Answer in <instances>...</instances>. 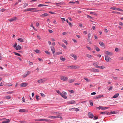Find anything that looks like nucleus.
<instances>
[{
	"instance_id": "1",
	"label": "nucleus",
	"mask_w": 123,
	"mask_h": 123,
	"mask_svg": "<svg viewBox=\"0 0 123 123\" xmlns=\"http://www.w3.org/2000/svg\"><path fill=\"white\" fill-rule=\"evenodd\" d=\"M47 80V79L46 78H44L43 79L38 80L37 82L41 84L44 83Z\"/></svg>"
},
{
	"instance_id": "2",
	"label": "nucleus",
	"mask_w": 123,
	"mask_h": 123,
	"mask_svg": "<svg viewBox=\"0 0 123 123\" xmlns=\"http://www.w3.org/2000/svg\"><path fill=\"white\" fill-rule=\"evenodd\" d=\"M37 9L38 8H29V11H32V12H37L41 11L40 10H37Z\"/></svg>"
},
{
	"instance_id": "3",
	"label": "nucleus",
	"mask_w": 123,
	"mask_h": 123,
	"mask_svg": "<svg viewBox=\"0 0 123 123\" xmlns=\"http://www.w3.org/2000/svg\"><path fill=\"white\" fill-rule=\"evenodd\" d=\"M18 20V18L16 17H13L11 18L8 19V20L10 22H12Z\"/></svg>"
},
{
	"instance_id": "4",
	"label": "nucleus",
	"mask_w": 123,
	"mask_h": 123,
	"mask_svg": "<svg viewBox=\"0 0 123 123\" xmlns=\"http://www.w3.org/2000/svg\"><path fill=\"white\" fill-rule=\"evenodd\" d=\"M61 116L60 115H57L54 116H49L48 118L52 119L58 118H61Z\"/></svg>"
},
{
	"instance_id": "5",
	"label": "nucleus",
	"mask_w": 123,
	"mask_h": 123,
	"mask_svg": "<svg viewBox=\"0 0 123 123\" xmlns=\"http://www.w3.org/2000/svg\"><path fill=\"white\" fill-rule=\"evenodd\" d=\"M105 60L107 62H109L110 60L111 61V58L108 56L105 55Z\"/></svg>"
},
{
	"instance_id": "6",
	"label": "nucleus",
	"mask_w": 123,
	"mask_h": 123,
	"mask_svg": "<svg viewBox=\"0 0 123 123\" xmlns=\"http://www.w3.org/2000/svg\"><path fill=\"white\" fill-rule=\"evenodd\" d=\"M31 73V72L30 71H27L26 74H25L22 75L23 78H25L26 77H27L29 74H30Z\"/></svg>"
},
{
	"instance_id": "7",
	"label": "nucleus",
	"mask_w": 123,
	"mask_h": 123,
	"mask_svg": "<svg viewBox=\"0 0 123 123\" xmlns=\"http://www.w3.org/2000/svg\"><path fill=\"white\" fill-rule=\"evenodd\" d=\"M28 84L27 83H21L20 85V86L21 87H25L27 86Z\"/></svg>"
},
{
	"instance_id": "8",
	"label": "nucleus",
	"mask_w": 123,
	"mask_h": 123,
	"mask_svg": "<svg viewBox=\"0 0 123 123\" xmlns=\"http://www.w3.org/2000/svg\"><path fill=\"white\" fill-rule=\"evenodd\" d=\"M113 10H117L120 11H123V10L120 8H117V7H112L111 8Z\"/></svg>"
},
{
	"instance_id": "9",
	"label": "nucleus",
	"mask_w": 123,
	"mask_h": 123,
	"mask_svg": "<svg viewBox=\"0 0 123 123\" xmlns=\"http://www.w3.org/2000/svg\"><path fill=\"white\" fill-rule=\"evenodd\" d=\"M90 70L91 71H92L94 72H98L99 71V70L98 69H94V68H92L91 69H90Z\"/></svg>"
},
{
	"instance_id": "10",
	"label": "nucleus",
	"mask_w": 123,
	"mask_h": 123,
	"mask_svg": "<svg viewBox=\"0 0 123 123\" xmlns=\"http://www.w3.org/2000/svg\"><path fill=\"white\" fill-rule=\"evenodd\" d=\"M68 80V78L66 77L62 76V80L64 81H67Z\"/></svg>"
},
{
	"instance_id": "11",
	"label": "nucleus",
	"mask_w": 123,
	"mask_h": 123,
	"mask_svg": "<svg viewBox=\"0 0 123 123\" xmlns=\"http://www.w3.org/2000/svg\"><path fill=\"white\" fill-rule=\"evenodd\" d=\"M109 108V107H103L101 106H100L99 107V109H101L102 110H104L106 109H108Z\"/></svg>"
},
{
	"instance_id": "12",
	"label": "nucleus",
	"mask_w": 123,
	"mask_h": 123,
	"mask_svg": "<svg viewBox=\"0 0 123 123\" xmlns=\"http://www.w3.org/2000/svg\"><path fill=\"white\" fill-rule=\"evenodd\" d=\"M70 55L73 57H74L75 60H76L77 58V56L76 55L72 54H70Z\"/></svg>"
},
{
	"instance_id": "13",
	"label": "nucleus",
	"mask_w": 123,
	"mask_h": 123,
	"mask_svg": "<svg viewBox=\"0 0 123 123\" xmlns=\"http://www.w3.org/2000/svg\"><path fill=\"white\" fill-rule=\"evenodd\" d=\"M89 116L90 118H93L94 116L93 114L91 112H89L88 113Z\"/></svg>"
},
{
	"instance_id": "14",
	"label": "nucleus",
	"mask_w": 123,
	"mask_h": 123,
	"mask_svg": "<svg viewBox=\"0 0 123 123\" xmlns=\"http://www.w3.org/2000/svg\"><path fill=\"white\" fill-rule=\"evenodd\" d=\"M103 97V95H98L96 97H94V99H96L97 98H101V97Z\"/></svg>"
},
{
	"instance_id": "15",
	"label": "nucleus",
	"mask_w": 123,
	"mask_h": 123,
	"mask_svg": "<svg viewBox=\"0 0 123 123\" xmlns=\"http://www.w3.org/2000/svg\"><path fill=\"white\" fill-rule=\"evenodd\" d=\"M21 49V46L19 45H18L15 48V49L16 50H20Z\"/></svg>"
},
{
	"instance_id": "16",
	"label": "nucleus",
	"mask_w": 123,
	"mask_h": 123,
	"mask_svg": "<svg viewBox=\"0 0 123 123\" xmlns=\"http://www.w3.org/2000/svg\"><path fill=\"white\" fill-rule=\"evenodd\" d=\"M49 15L47 13H44L40 15V17H46Z\"/></svg>"
},
{
	"instance_id": "17",
	"label": "nucleus",
	"mask_w": 123,
	"mask_h": 123,
	"mask_svg": "<svg viewBox=\"0 0 123 123\" xmlns=\"http://www.w3.org/2000/svg\"><path fill=\"white\" fill-rule=\"evenodd\" d=\"M50 48L51 49V50L53 52V54L54 55V53L55 52V49L53 47H51Z\"/></svg>"
},
{
	"instance_id": "18",
	"label": "nucleus",
	"mask_w": 123,
	"mask_h": 123,
	"mask_svg": "<svg viewBox=\"0 0 123 123\" xmlns=\"http://www.w3.org/2000/svg\"><path fill=\"white\" fill-rule=\"evenodd\" d=\"M105 54L107 55H112L113 54L111 52L108 51H106L105 52Z\"/></svg>"
},
{
	"instance_id": "19",
	"label": "nucleus",
	"mask_w": 123,
	"mask_h": 123,
	"mask_svg": "<svg viewBox=\"0 0 123 123\" xmlns=\"http://www.w3.org/2000/svg\"><path fill=\"white\" fill-rule=\"evenodd\" d=\"M99 43L100 45L102 47H104L105 46V44L103 42H99Z\"/></svg>"
},
{
	"instance_id": "20",
	"label": "nucleus",
	"mask_w": 123,
	"mask_h": 123,
	"mask_svg": "<svg viewBox=\"0 0 123 123\" xmlns=\"http://www.w3.org/2000/svg\"><path fill=\"white\" fill-rule=\"evenodd\" d=\"M10 119H8L6 121H3L2 123H9L10 121Z\"/></svg>"
},
{
	"instance_id": "21",
	"label": "nucleus",
	"mask_w": 123,
	"mask_h": 123,
	"mask_svg": "<svg viewBox=\"0 0 123 123\" xmlns=\"http://www.w3.org/2000/svg\"><path fill=\"white\" fill-rule=\"evenodd\" d=\"M110 112H107L106 111L103 112H101V114H107V115H110Z\"/></svg>"
},
{
	"instance_id": "22",
	"label": "nucleus",
	"mask_w": 123,
	"mask_h": 123,
	"mask_svg": "<svg viewBox=\"0 0 123 123\" xmlns=\"http://www.w3.org/2000/svg\"><path fill=\"white\" fill-rule=\"evenodd\" d=\"M91 36V34L90 33H89L88 34V36L87 40L88 42L89 41H90L91 40L90 39V37Z\"/></svg>"
},
{
	"instance_id": "23",
	"label": "nucleus",
	"mask_w": 123,
	"mask_h": 123,
	"mask_svg": "<svg viewBox=\"0 0 123 123\" xmlns=\"http://www.w3.org/2000/svg\"><path fill=\"white\" fill-rule=\"evenodd\" d=\"M119 94L118 93L116 94L113 97V98H117L119 95Z\"/></svg>"
},
{
	"instance_id": "24",
	"label": "nucleus",
	"mask_w": 123,
	"mask_h": 123,
	"mask_svg": "<svg viewBox=\"0 0 123 123\" xmlns=\"http://www.w3.org/2000/svg\"><path fill=\"white\" fill-rule=\"evenodd\" d=\"M75 102L74 100H71L68 102V103L70 104H72L75 103Z\"/></svg>"
},
{
	"instance_id": "25",
	"label": "nucleus",
	"mask_w": 123,
	"mask_h": 123,
	"mask_svg": "<svg viewBox=\"0 0 123 123\" xmlns=\"http://www.w3.org/2000/svg\"><path fill=\"white\" fill-rule=\"evenodd\" d=\"M97 63H94L93 65L96 68H98V65L97 64Z\"/></svg>"
},
{
	"instance_id": "26",
	"label": "nucleus",
	"mask_w": 123,
	"mask_h": 123,
	"mask_svg": "<svg viewBox=\"0 0 123 123\" xmlns=\"http://www.w3.org/2000/svg\"><path fill=\"white\" fill-rule=\"evenodd\" d=\"M75 80L74 79H71L69 80L68 81V82L70 83H71L73 82Z\"/></svg>"
},
{
	"instance_id": "27",
	"label": "nucleus",
	"mask_w": 123,
	"mask_h": 123,
	"mask_svg": "<svg viewBox=\"0 0 123 123\" xmlns=\"http://www.w3.org/2000/svg\"><path fill=\"white\" fill-rule=\"evenodd\" d=\"M12 85V84L11 83H7L6 84V86H10Z\"/></svg>"
},
{
	"instance_id": "28",
	"label": "nucleus",
	"mask_w": 123,
	"mask_h": 123,
	"mask_svg": "<svg viewBox=\"0 0 123 123\" xmlns=\"http://www.w3.org/2000/svg\"><path fill=\"white\" fill-rule=\"evenodd\" d=\"M48 6L47 5H43V4H40L38 6V7H42V6Z\"/></svg>"
},
{
	"instance_id": "29",
	"label": "nucleus",
	"mask_w": 123,
	"mask_h": 123,
	"mask_svg": "<svg viewBox=\"0 0 123 123\" xmlns=\"http://www.w3.org/2000/svg\"><path fill=\"white\" fill-rule=\"evenodd\" d=\"M18 40L20 41L21 42H24L22 38H19L18 39Z\"/></svg>"
},
{
	"instance_id": "30",
	"label": "nucleus",
	"mask_w": 123,
	"mask_h": 123,
	"mask_svg": "<svg viewBox=\"0 0 123 123\" xmlns=\"http://www.w3.org/2000/svg\"><path fill=\"white\" fill-rule=\"evenodd\" d=\"M84 79L87 82H89L90 81V80H88V78L86 77H84Z\"/></svg>"
},
{
	"instance_id": "31",
	"label": "nucleus",
	"mask_w": 123,
	"mask_h": 123,
	"mask_svg": "<svg viewBox=\"0 0 123 123\" xmlns=\"http://www.w3.org/2000/svg\"><path fill=\"white\" fill-rule=\"evenodd\" d=\"M19 112H26L25 109H21L20 110Z\"/></svg>"
},
{
	"instance_id": "32",
	"label": "nucleus",
	"mask_w": 123,
	"mask_h": 123,
	"mask_svg": "<svg viewBox=\"0 0 123 123\" xmlns=\"http://www.w3.org/2000/svg\"><path fill=\"white\" fill-rule=\"evenodd\" d=\"M14 53L16 55H18V56H21V55L20 54H19L17 53H16V52H14Z\"/></svg>"
},
{
	"instance_id": "33",
	"label": "nucleus",
	"mask_w": 123,
	"mask_h": 123,
	"mask_svg": "<svg viewBox=\"0 0 123 123\" xmlns=\"http://www.w3.org/2000/svg\"><path fill=\"white\" fill-rule=\"evenodd\" d=\"M90 14H92L95 16L97 15V14L95 12H90Z\"/></svg>"
},
{
	"instance_id": "34",
	"label": "nucleus",
	"mask_w": 123,
	"mask_h": 123,
	"mask_svg": "<svg viewBox=\"0 0 123 123\" xmlns=\"http://www.w3.org/2000/svg\"><path fill=\"white\" fill-rule=\"evenodd\" d=\"M86 56L87 57H88V58H91L92 57V56L91 55H90L88 54H86Z\"/></svg>"
},
{
	"instance_id": "35",
	"label": "nucleus",
	"mask_w": 123,
	"mask_h": 123,
	"mask_svg": "<svg viewBox=\"0 0 123 123\" xmlns=\"http://www.w3.org/2000/svg\"><path fill=\"white\" fill-rule=\"evenodd\" d=\"M56 92L58 93L59 94H60L61 96H62V93L59 90H56Z\"/></svg>"
},
{
	"instance_id": "36",
	"label": "nucleus",
	"mask_w": 123,
	"mask_h": 123,
	"mask_svg": "<svg viewBox=\"0 0 123 123\" xmlns=\"http://www.w3.org/2000/svg\"><path fill=\"white\" fill-rule=\"evenodd\" d=\"M62 41L64 43H65L66 45H67L68 42L66 40H63Z\"/></svg>"
},
{
	"instance_id": "37",
	"label": "nucleus",
	"mask_w": 123,
	"mask_h": 123,
	"mask_svg": "<svg viewBox=\"0 0 123 123\" xmlns=\"http://www.w3.org/2000/svg\"><path fill=\"white\" fill-rule=\"evenodd\" d=\"M112 13L115 14H120L121 13L119 12H116L113 11Z\"/></svg>"
},
{
	"instance_id": "38",
	"label": "nucleus",
	"mask_w": 123,
	"mask_h": 123,
	"mask_svg": "<svg viewBox=\"0 0 123 123\" xmlns=\"http://www.w3.org/2000/svg\"><path fill=\"white\" fill-rule=\"evenodd\" d=\"M98 68L101 69H103L104 68H105V67H104V66H98Z\"/></svg>"
},
{
	"instance_id": "39",
	"label": "nucleus",
	"mask_w": 123,
	"mask_h": 123,
	"mask_svg": "<svg viewBox=\"0 0 123 123\" xmlns=\"http://www.w3.org/2000/svg\"><path fill=\"white\" fill-rule=\"evenodd\" d=\"M62 97H63L65 99H66L67 97L66 95H62Z\"/></svg>"
},
{
	"instance_id": "40",
	"label": "nucleus",
	"mask_w": 123,
	"mask_h": 123,
	"mask_svg": "<svg viewBox=\"0 0 123 123\" xmlns=\"http://www.w3.org/2000/svg\"><path fill=\"white\" fill-rule=\"evenodd\" d=\"M6 99H9L11 98V97L9 96H7L6 97Z\"/></svg>"
},
{
	"instance_id": "41",
	"label": "nucleus",
	"mask_w": 123,
	"mask_h": 123,
	"mask_svg": "<svg viewBox=\"0 0 123 123\" xmlns=\"http://www.w3.org/2000/svg\"><path fill=\"white\" fill-rule=\"evenodd\" d=\"M34 51L37 53H39L40 52L39 50L37 49L35 50Z\"/></svg>"
},
{
	"instance_id": "42",
	"label": "nucleus",
	"mask_w": 123,
	"mask_h": 123,
	"mask_svg": "<svg viewBox=\"0 0 123 123\" xmlns=\"http://www.w3.org/2000/svg\"><path fill=\"white\" fill-rule=\"evenodd\" d=\"M62 47H63V48L65 49H67V47L64 44H62Z\"/></svg>"
},
{
	"instance_id": "43",
	"label": "nucleus",
	"mask_w": 123,
	"mask_h": 123,
	"mask_svg": "<svg viewBox=\"0 0 123 123\" xmlns=\"http://www.w3.org/2000/svg\"><path fill=\"white\" fill-rule=\"evenodd\" d=\"M74 111H79V109H78L77 108H74Z\"/></svg>"
},
{
	"instance_id": "44",
	"label": "nucleus",
	"mask_w": 123,
	"mask_h": 123,
	"mask_svg": "<svg viewBox=\"0 0 123 123\" xmlns=\"http://www.w3.org/2000/svg\"><path fill=\"white\" fill-rule=\"evenodd\" d=\"M8 94H12L14 93V92L13 91L11 92H7Z\"/></svg>"
},
{
	"instance_id": "45",
	"label": "nucleus",
	"mask_w": 123,
	"mask_h": 123,
	"mask_svg": "<svg viewBox=\"0 0 123 123\" xmlns=\"http://www.w3.org/2000/svg\"><path fill=\"white\" fill-rule=\"evenodd\" d=\"M45 52L48 55H49L50 54V52H48L47 50L45 51Z\"/></svg>"
},
{
	"instance_id": "46",
	"label": "nucleus",
	"mask_w": 123,
	"mask_h": 123,
	"mask_svg": "<svg viewBox=\"0 0 123 123\" xmlns=\"http://www.w3.org/2000/svg\"><path fill=\"white\" fill-rule=\"evenodd\" d=\"M41 96L43 97H45V95L43 93H41Z\"/></svg>"
},
{
	"instance_id": "47",
	"label": "nucleus",
	"mask_w": 123,
	"mask_h": 123,
	"mask_svg": "<svg viewBox=\"0 0 123 123\" xmlns=\"http://www.w3.org/2000/svg\"><path fill=\"white\" fill-rule=\"evenodd\" d=\"M28 4L27 3H25L24 5V7H26L28 5Z\"/></svg>"
},
{
	"instance_id": "48",
	"label": "nucleus",
	"mask_w": 123,
	"mask_h": 123,
	"mask_svg": "<svg viewBox=\"0 0 123 123\" xmlns=\"http://www.w3.org/2000/svg\"><path fill=\"white\" fill-rule=\"evenodd\" d=\"M29 64L30 65H33V62H31L30 61L29 62Z\"/></svg>"
},
{
	"instance_id": "49",
	"label": "nucleus",
	"mask_w": 123,
	"mask_h": 123,
	"mask_svg": "<svg viewBox=\"0 0 123 123\" xmlns=\"http://www.w3.org/2000/svg\"><path fill=\"white\" fill-rule=\"evenodd\" d=\"M6 10V9H4V8H2L0 10V11L2 12H3L5 11Z\"/></svg>"
},
{
	"instance_id": "50",
	"label": "nucleus",
	"mask_w": 123,
	"mask_h": 123,
	"mask_svg": "<svg viewBox=\"0 0 123 123\" xmlns=\"http://www.w3.org/2000/svg\"><path fill=\"white\" fill-rule=\"evenodd\" d=\"M69 92H71V93H74V91H73V90H69Z\"/></svg>"
},
{
	"instance_id": "51",
	"label": "nucleus",
	"mask_w": 123,
	"mask_h": 123,
	"mask_svg": "<svg viewBox=\"0 0 123 123\" xmlns=\"http://www.w3.org/2000/svg\"><path fill=\"white\" fill-rule=\"evenodd\" d=\"M95 49L98 52L100 50V49L98 47H96Z\"/></svg>"
},
{
	"instance_id": "52",
	"label": "nucleus",
	"mask_w": 123,
	"mask_h": 123,
	"mask_svg": "<svg viewBox=\"0 0 123 123\" xmlns=\"http://www.w3.org/2000/svg\"><path fill=\"white\" fill-rule=\"evenodd\" d=\"M110 112V114H115V111H111V112Z\"/></svg>"
},
{
	"instance_id": "53",
	"label": "nucleus",
	"mask_w": 123,
	"mask_h": 123,
	"mask_svg": "<svg viewBox=\"0 0 123 123\" xmlns=\"http://www.w3.org/2000/svg\"><path fill=\"white\" fill-rule=\"evenodd\" d=\"M17 43H15L14 44V45H13V47H14V48H16L17 46H16L17 45Z\"/></svg>"
},
{
	"instance_id": "54",
	"label": "nucleus",
	"mask_w": 123,
	"mask_h": 123,
	"mask_svg": "<svg viewBox=\"0 0 123 123\" xmlns=\"http://www.w3.org/2000/svg\"><path fill=\"white\" fill-rule=\"evenodd\" d=\"M119 25H121L122 26H123V23L121 22H119Z\"/></svg>"
},
{
	"instance_id": "55",
	"label": "nucleus",
	"mask_w": 123,
	"mask_h": 123,
	"mask_svg": "<svg viewBox=\"0 0 123 123\" xmlns=\"http://www.w3.org/2000/svg\"><path fill=\"white\" fill-rule=\"evenodd\" d=\"M36 98L37 100L39 99V96L37 95H36Z\"/></svg>"
},
{
	"instance_id": "56",
	"label": "nucleus",
	"mask_w": 123,
	"mask_h": 123,
	"mask_svg": "<svg viewBox=\"0 0 123 123\" xmlns=\"http://www.w3.org/2000/svg\"><path fill=\"white\" fill-rule=\"evenodd\" d=\"M66 60L65 58H64L62 56V61H64Z\"/></svg>"
},
{
	"instance_id": "57",
	"label": "nucleus",
	"mask_w": 123,
	"mask_h": 123,
	"mask_svg": "<svg viewBox=\"0 0 123 123\" xmlns=\"http://www.w3.org/2000/svg\"><path fill=\"white\" fill-rule=\"evenodd\" d=\"M90 105L91 106H92L93 105V102L91 101H90Z\"/></svg>"
},
{
	"instance_id": "58",
	"label": "nucleus",
	"mask_w": 123,
	"mask_h": 123,
	"mask_svg": "<svg viewBox=\"0 0 123 123\" xmlns=\"http://www.w3.org/2000/svg\"><path fill=\"white\" fill-rule=\"evenodd\" d=\"M63 93L62 95H66L67 94V93L66 92H62Z\"/></svg>"
},
{
	"instance_id": "59",
	"label": "nucleus",
	"mask_w": 123,
	"mask_h": 123,
	"mask_svg": "<svg viewBox=\"0 0 123 123\" xmlns=\"http://www.w3.org/2000/svg\"><path fill=\"white\" fill-rule=\"evenodd\" d=\"M113 88V87L112 86H110V88L108 89V90H111Z\"/></svg>"
},
{
	"instance_id": "60",
	"label": "nucleus",
	"mask_w": 123,
	"mask_h": 123,
	"mask_svg": "<svg viewBox=\"0 0 123 123\" xmlns=\"http://www.w3.org/2000/svg\"><path fill=\"white\" fill-rule=\"evenodd\" d=\"M29 8L26 9L24 11L26 12V11H29Z\"/></svg>"
},
{
	"instance_id": "61",
	"label": "nucleus",
	"mask_w": 123,
	"mask_h": 123,
	"mask_svg": "<svg viewBox=\"0 0 123 123\" xmlns=\"http://www.w3.org/2000/svg\"><path fill=\"white\" fill-rule=\"evenodd\" d=\"M86 47L89 50H91V48L90 47L88 46H86Z\"/></svg>"
},
{
	"instance_id": "62",
	"label": "nucleus",
	"mask_w": 123,
	"mask_h": 123,
	"mask_svg": "<svg viewBox=\"0 0 123 123\" xmlns=\"http://www.w3.org/2000/svg\"><path fill=\"white\" fill-rule=\"evenodd\" d=\"M72 40L75 43H77V41L76 40L74 39H72Z\"/></svg>"
},
{
	"instance_id": "63",
	"label": "nucleus",
	"mask_w": 123,
	"mask_h": 123,
	"mask_svg": "<svg viewBox=\"0 0 123 123\" xmlns=\"http://www.w3.org/2000/svg\"><path fill=\"white\" fill-rule=\"evenodd\" d=\"M87 18H92V17H91V16L89 15H87Z\"/></svg>"
},
{
	"instance_id": "64",
	"label": "nucleus",
	"mask_w": 123,
	"mask_h": 123,
	"mask_svg": "<svg viewBox=\"0 0 123 123\" xmlns=\"http://www.w3.org/2000/svg\"><path fill=\"white\" fill-rule=\"evenodd\" d=\"M115 50L116 52H117L118 50V49L117 48H116L115 49Z\"/></svg>"
}]
</instances>
